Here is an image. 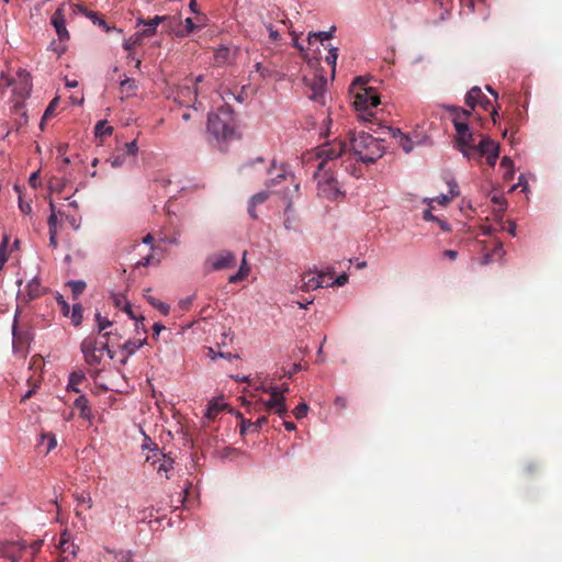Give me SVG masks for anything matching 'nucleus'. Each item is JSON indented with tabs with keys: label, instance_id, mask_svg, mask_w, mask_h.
<instances>
[{
	"label": "nucleus",
	"instance_id": "1",
	"mask_svg": "<svg viewBox=\"0 0 562 562\" xmlns=\"http://www.w3.org/2000/svg\"><path fill=\"white\" fill-rule=\"evenodd\" d=\"M373 136L370 133L360 132L350 137L349 156L366 165L374 164L384 154L382 134Z\"/></svg>",
	"mask_w": 562,
	"mask_h": 562
},
{
	"label": "nucleus",
	"instance_id": "2",
	"mask_svg": "<svg viewBox=\"0 0 562 562\" xmlns=\"http://www.w3.org/2000/svg\"><path fill=\"white\" fill-rule=\"evenodd\" d=\"M236 123L234 112L228 104L221 105L207 117V133L212 135L218 145L235 138Z\"/></svg>",
	"mask_w": 562,
	"mask_h": 562
},
{
	"label": "nucleus",
	"instance_id": "3",
	"mask_svg": "<svg viewBox=\"0 0 562 562\" xmlns=\"http://www.w3.org/2000/svg\"><path fill=\"white\" fill-rule=\"evenodd\" d=\"M366 80L362 77H357L352 82V89L355 91L353 104L356 110L359 112V117L362 121L370 122L371 127L376 126L379 123H374L375 114L372 109L380 104V97L376 91L371 87H366Z\"/></svg>",
	"mask_w": 562,
	"mask_h": 562
},
{
	"label": "nucleus",
	"instance_id": "4",
	"mask_svg": "<svg viewBox=\"0 0 562 562\" xmlns=\"http://www.w3.org/2000/svg\"><path fill=\"white\" fill-rule=\"evenodd\" d=\"M263 391L269 393L270 398L267 401L261 400L256 406L255 409H266L267 412H273L281 418H285L288 416V407L285 405V397L282 392H280V387L270 385L269 387H265Z\"/></svg>",
	"mask_w": 562,
	"mask_h": 562
},
{
	"label": "nucleus",
	"instance_id": "5",
	"mask_svg": "<svg viewBox=\"0 0 562 562\" xmlns=\"http://www.w3.org/2000/svg\"><path fill=\"white\" fill-rule=\"evenodd\" d=\"M345 154L349 155V151H347V144L340 139H334L319 146L316 154L317 158L321 159L317 167L318 172L325 169V166L329 160H335Z\"/></svg>",
	"mask_w": 562,
	"mask_h": 562
},
{
	"label": "nucleus",
	"instance_id": "6",
	"mask_svg": "<svg viewBox=\"0 0 562 562\" xmlns=\"http://www.w3.org/2000/svg\"><path fill=\"white\" fill-rule=\"evenodd\" d=\"M1 79L7 86L13 87V92L20 97H25L31 91V76L25 69L20 68L13 78L2 74Z\"/></svg>",
	"mask_w": 562,
	"mask_h": 562
},
{
	"label": "nucleus",
	"instance_id": "7",
	"mask_svg": "<svg viewBox=\"0 0 562 562\" xmlns=\"http://www.w3.org/2000/svg\"><path fill=\"white\" fill-rule=\"evenodd\" d=\"M80 350L83 355L85 361L89 366H99L103 359L100 344L93 336L86 337L80 345Z\"/></svg>",
	"mask_w": 562,
	"mask_h": 562
},
{
	"label": "nucleus",
	"instance_id": "8",
	"mask_svg": "<svg viewBox=\"0 0 562 562\" xmlns=\"http://www.w3.org/2000/svg\"><path fill=\"white\" fill-rule=\"evenodd\" d=\"M483 156H486V161L491 167L496 165L499 156V146L486 136L480 140L477 148L474 149L473 159H480Z\"/></svg>",
	"mask_w": 562,
	"mask_h": 562
},
{
	"label": "nucleus",
	"instance_id": "9",
	"mask_svg": "<svg viewBox=\"0 0 562 562\" xmlns=\"http://www.w3.org/2000/svg\"><path fill=\"white\" fill-rule=\"evenodd\" d=\"M146 461L150 462L157 474L167 480L170 477L169 472L173 469V460L170 457L161 453L156 448V452L151 457L148 456Z\"/></svg>",
	"mask_w": 562,
	"mask_h": 562
},
{
	"label": "nucleus",
	"instance_id": "10",
	"mask_svg": "<svg viewBox=\"0 0 562 562\" xmlns=\"http://www.w3.org/2000/svg\"><path fill=\"white\" fill-rule=\"evenodd\" d=\"M447 111L450 112L451 121L454 125L457 135H463L467 132H470L468 125V119L471 115L470 110L461 109L453 105L446 106Z\"/></svg>",
	"mask_w": 562,
	"mask_h": 562
},
{
	"label": "nucleus",
	"instance_id": "11",
	"mask_svg": "<svg viewBox=\"0 0 562 562\" xmlns=\"http://www.w3.org/2000/svg\"><path fill=\"white\" fill-rule=\"evenodd\" d=\"M381 130V134H389L392 137L396 138L400 146L403 148L405 153H409L413 149V143L411 138L401 132L398 128H393L390 126H384L381 124H378V127H370V131L374 134H378Z\"/></svg>",
	"mask_w": 562,
	"mask_h": 562
},
{
	"label": "nucleus",
	"instance_id": "12",
	"mask_svg": "<svg viewBox=\"0 0 562 562\" xmlns=\"http://www.w3.org/2000/svg\"><path fill=\"white\" fill-rule=\"evenodd\" d=\"M212 269L215 271L233 268L236 265V257L229 250H222L209 258Z\"/></svg>",
	"mask_w": 562,
	"mask_h": 562
},
{
	"label": "nucleus",
	"instance_id": "13",
	"mask_svg": "<svg viewBox=\"0 0 562 562\" xmlns=\"http://www.w3.org/2000/svg\"><path fill=\"white\" fill-rule=\"evenodd\" d=\"M24 549L25 544L23 542L5 541L0 544V558L8 559L10 562H19Z\"/></svg>",
	"mask_w": 562,
	"mask_h": 562
},
{
	"label": "nucleus",
	"instance_id": "14",
	"mask_svg": "<svg viewBox=\"0 0 562 562\" xmlns=\"http://www.w3.org/2000/svg\"><path fill=\"white\" fill-rule=\"evenodd\" d=\"M456 147L468 159L474 158V149L477 145L474 144V136L472 132H467L463 135H456Z\"/></svg>",
	"mask_w": 562,
	"mask_h": 562
},
{
	"label": "nucleus",
	"instance_id": "15",
	"mask_svg": "<svg viewBox=\"0 0 562 562\" xmlns=\"http://www.w3.org/2000/svg\"><path fill=\"white\" fill-rule=\"evenodd\" d=\"M50 23L55 27V31L60 41L69 40V32L66 29V19H65V4L58 7V9L53 13Z\"/></svg>",
	"mask_w": 562,
	"mask_h": 562
},
{
	"label": "nucleus",
	"instance_id": "16",
	"mask_svg": "<svg viewBox=\"0 0 562 562\" xmlns=\"http://www.w3.org/2000/svg\"><path fill=\"white\" fill-rule=\"evenodd\" d=\"M306 85L311 88V99L324 103V93L326 90L327 80L323 76L314 75L312 78L305 79Z\"/></svg>",
	"mask_w": 562,
	"mask_h": 562
},
{
	"label": "nucleus",
	"instance_id": "17",
	"mask_svg": "<svg viewBox=\"0 0 562 562\" xmlns=\"http://www.w3.org/2000/svg\"><path fill=\"white\" fill-rule=\"evenodd\" d=\"M199 27L200 25L194 23L191 18H187L183 25L181 20L176 18V23L169 26V33L177 37H186Z\"/></svg>",
	"mask_w": 562,
	"mask_h": 562
},
{
	"label": "nucleus",
	"instance_id": "18",
	"mask_svg": "<svg viewBox=\"0 0 562 562\" xmlns=\"http://www.w3.org/2000/svg\"><path fill=\"white\" fill-rule=\"evenodd\" d=\"M465 104L472 110L480 104L485 111L492 106V102L483 94L479 87H473L465 95Z\"/></svg>",
	"mask_w": 562,
	"mask_h": 562
},
{
	"label": "nucleus",
	"instance_id": "19",
	"mask_svg": "<svg viewBox=\"0 0 562 562\" xmlns=\"http://www.w3.org/2000/svg\"><path fill=\"white\" fill-rule=\"evenodd\" d=\"M176 23L175 16L167 15H155L153 19H144L143 16L137 18L136 26H155L156 29L159 24H164V29L169 33V26Z\"/></svg>",
	"mask_w": 562,
	"mask_h": 562
},
{
	"label": "nucleus",
	"instance_id": "20",
	"mask_svg": "<svg viewBox=\"0 0 562 562\" xmlns=\"http://www.w3.org/2000/svg\"><path fill=\"white\" fill-rule=\"evenodd\" d=\"M318 192L327 199H336L339 194L338 181L333 177H328L324 181H318Z\"/></svg>",
	"mask_w": 562,
	"mask_h": 562
},
{
	"label": "nucleus",
	"instance_id": "21",
	"mask_svg": "<svg viewBox=\"0 0 562 562\" xmlns=\"http://www.w3.org/2000/svg\"><path fill=\"white\" fill-rule=\"evenodd\" d=\"M301 289L305 292L323 288L325 283V273H306L303 276Z\"/></svg>",
	"mask_w": 562,
	"mask_h": 562
},
{
	"label": "nucleus",
	"instance_id": "22",
	"mask_svg": "<svg viewBox=\"0 0 562 562\" xmlns=\"http://www.w3.org/2000/svg\"><path fill=\"white\" fill-rule=\"evenodd\" d=\"M146 344H147L146 336H144L143 338H133V339H128L127 341H125L121 346V349L125 352L126 356L121 362L123 364H125L127 361V358L131 357L132 355H134L136 352V350H138Z\"/></svg>",
	"mask_w": 562,
	"mask_h": 562
},
{
	"label": "nucleus",
	"instance_id": "23",
	"mask_svg": "<svg viewBox=\"0 0 562 562\" xmlns=\"http://www.w3.org/2000/svg\"><path fill=\"white\" fill-rule=\"evenodd\" d=\"M75 407L80 411V416L83 419L90 420L92 417L91 408L89 406V401L85 395H80L75 400Z\"/></svg>",
	"mask_w": 562,
	"mask_h": 562
},
{
	"label": "nucleus",
	"instance_id": "24",
	"mask_svg": "<svg viewBox=\"0 0 562 562\" xmlns=\"http://www.w3.org/2000/svg\"><path fill=\"white\" fill-rule=\"evenodd\" d=\"M143 41H144V38L142 37V35L138 32H136L135 34H133L132 36H130L128 38H126L124 41L123 48L130 53L128 54L130 58L134 59L132 50L135 47L140 46L143 44Z\"/></svg>",
	"mask_w": 562,
	"mask_h": 562
},
{
	"label": "nucleus",
	"instance_id": "25",
	"mask_svg": "<svg viewBox=\"0 0 562 562\" xmlns=\"http://www.w3.org/2000/svg\"><path fill=\"white\" fill-rule=\"evenodd\" d=\"M78 9L81 13H83L88 19H90L94 24H98L99 26H102L106 32L110 31V27L108 26L104 19H102L98 12L87 10L86 8L78 5Z\"/></svg>",
	"mask_w": 562,
	"mask_h": 562
},
{
	"label": "nucleus",
	"instance_id": "26",
	"mask_svg": "<svg viewBox=\"0 0 562 562\" xmlns=\"http://www.w3.org/2000/svg\"><path fill=\"white\" fill-rule=\"evenodd\" d=\"M25 291H26L29 300L37 299L44 293L41 282L37 279L31 280L27 283Z\"/></svg>",
	"mask_w": 562,
	"mask_h": 562
},
{
	"label": "nucleus",
	"instance_id": "27",
	"mask_svg": "<svg viewBox=\"0 0 562 562\" xmlns=\"http://www.w3.org/2000/svg\"><path fill=\"white\" fill-rule=\"evenodd\" d=\"M198 88L190 86H181L177 92V99H188V101H196Z\"/></svg>",
	"mask_w": 562,
	"mask_h": 562
},
{
	"label": "nucleus",
	"instance_id": "28",
	"mask_svg": "<svg viewBox=\"0 0 562 562\" xmlns=\"http://www.w3.org/2000/svg\"><path fill=\"white\" fill-rule=\"evenodd\" d=\"M226 404L218 402H210L206 408L205 417L209 419H215L217 415L224 411Z\"/></svg>",
	"mask_w": 562,
	"mask_h": 562
},
{
	"label": "nucleus",
	"instance_id": "29",
	"mask_svg": "<svg viewBox=\"0 0 562 562\" xmlns=\"http://www.w3.org/2000/svg\"><path fill=\"white\" fill-rule=\"evenodd\" d=\"M245 256H246V252H244L243 263H241L238 272L229 277V279H228L229 283H237V282L244 280L248 276L250 269L246 265Z\"/></svg>",
	"mask_w": 562,
	"mask_h": 562
},
{
	"label": "nucleus",
	"instance_id": "30",
	"mask_svg": "<svg viewBox=\"0 0 562 562\" xmlns=\"http://www.w3.org/2000/svg\"><path fill=\"white\" fill-rule=\"evenodd\" d=\"M85 380V374L82 372H72L69 376V382L67 385L68 391H72L79 393L80 390L78 385Z\"/></svg>",
	"mask_w": 562,
	"mask_h": 562
},
{
	"label": "nucleus",
	"instance_id": "31",
	"mask_svg": "<svg viewBox=\"0 0 562 562\" xmlns=\"http://www.w3.org/2000/svg\"><path fill=\"white\" fill-rule=\"evenodd\" d=\"M335 30L336 27L333 26L328 32L310 33L307 37L308 43L312 44L313 41L324 42L331 38L334 36Z\"/></svg>",
	"mask_w": 562,
	"mask_h": 562
},
{
	"label": "nucleus",
	"instance_id": "32",
	"mask_svg": "<svg viewBox=\"0 0 562 562\" xmlns=\"http://www.w3.org/2000/svg\"><path fill=\"white\" fill-rule=\"evenodd\" d=\"M113 132V127L106 124V121H99L94 126L97 137L109 136Z\"/></svg>",
	"mask_w": 562,
	"mask_h": 562
},
{
	"label": "nucleus",
	"instance_id": "33",
	"mask_svg": "<svg viewBox=\"0 0 562 562\" xmlns=\"http://www.w3.org/2000/svg\"><path fill=\"white\" fill-rule=\"evenodd\" d=\"M58 104V98H55L50 101V103L48 104V106L46 108L45 112H44V115L42 117V121H41V128L43 130L44 128V122L49 120L50 117H53L55 115V109Z\"/></svg>",
	"mask_w": 562,
	"mask_h": 562
},
{
	"label": "nucleus",
	"instance_id": "34",
	"mask_svg": "<svg viewBox=\"0 0 562 562\" xmlns=\"http://www.w3.org/2000/svg\"><path fill=\"white\" fill-rule=\"evenodd\" d=\"M147 301L150 303L153 307L158 310L161 314L167 315L170 311L168 304L155 299L154 296H147Z\"/></svg>",
	"mask_w": 562,
	"mask_h": 562
},
{
	"label": "nucleus",
	"instance_id": "35",
	"mask_svg": "<svg viewBox=\"0 0 562 562\" xmlns=\"http://www.w3.org/2000/svg\"><path fill=\"white\" fill-rule=\"evenodd\" d=\"M286 217L284 218L283 225L288 231H295L297 228V218L290 214V205L285 210Z\"/></svg>",
	"mask_w": 562,
	"mask_h": 562
},
{
	"label": "nucleus",
	"instance_id": "36",
	"mask_svg": "<svg viewBox=\"0 0 562 562\" xmlns=\"http://www.w3.org/2000/svg\"><path fill=\"white\" fill-rule=\"evenodd\" d=\"M68 285L71 289L74 299H77L86 289V283L83 281H70L68 282Z\"/></svg>",
	"mask_w": 562,
	"mask_h": 562
},
{
	"label": "nucleus",
	"instance_id": "37",
	"mask_svg": "<svg viewBox=\"0 0 562 562\" xmlns=\"http://www.w3.org/2000/svg\"><path fill=\"white\" fill-rule=\"evenodd\" d=\"M71 321L75 326H79L82 322V306L80 304H75L71 308Z\"/></svg>",
	"mask_w": 562,
	"mask_h": 562
},
{
	"label": "nucleus",
	"instance_id": "38",
	"mask_svg": "<svg viewBox=\"0 0 562 562\" xmlns=\"http://www.w3.org/2000/svg\"><path fill=\"white\" fill-rule=\"evenodd\" d=\"M95 322L98 324V334H102L108 327L112 326V322L106 317H103L100 313L94 315Z\"/></svg>",
	"mask_w": 562,
	"mask_h": 562
},
{
	"label": "nucleus",
	"instance_id": "39",
	"mask_svg": "<svg viewBox=\"0 0 562 562\" xmlns=\"http://www.w3.org/2000/svg\"><path fill=\"white\" fill-rule=\"evenodd\" d=\"M70 548H71L70 553L72 555H75L76 551L74 549L75 548L74 543H70L68 538L66 537V533H63L60 537V541H59V549L61 550L63 553H66L70 550Z\"/></svg>",
	"mask_w": 562,
	"mask_h": 562
},
{
	"label": "nucleus",
	"instance_id": "40",
	"mask_svg": "<svg viewBox=\"0 0 562 562\" xmlns=\"http://www.w3.org/2000/svg\"><path fill=\"white\" fill-rule=\"evenodd\" d=\"M46 441L47 443V447H46V453H48L49 451H52L56 445H57V440H56V436L52 432L49 434H44L42 436V443H44Z\"/></svg>",
	"mask_w": 562,
	"mask_h": 562
},
{
	"label": "nucleus",
	"instance_id": "41",
	"mask_svg": "<svg viewBox=\"0 0 562 562\" xmlns=\"http://www.w3.org/2000/svg\"><path fill=\"white\" fill-rule=\"evenodd\" d=\"M49 207H50V215L47 221L48 228H49V231L50 229L57 231V214H56L55 205L53 202L49 203Z\"/></svg>",
	"mask_w": 562,
	"mask_h": 562
},
{
	"label": "nucleus",
	"instance_id": "42",
	"mask_svg": "<svg viewBox=\"0 0 562 562\" xmlns=\"http://www.w3.org/2000/svg\"><path fill=\"white\" fill-rule=\"evenodd\" d=\"M126 156H133L135 157L137 151H138V147H137V144H136V140H132L130 143H125L124 144V148L122 150Z\"/></svg>",
	"mask_w": 562,
	"mask_h": 562
},
{
	"label": "nucleus",
	"instance_id": "43",
	"mask_svg": "<svg viewBox=\"0 0 562 562\" xmlns=\"http://www.w3.org/2000/svg\"><path fill=\"white\" fill-rule=\"evenodd\" d=\"M308 412V406L305 403H300L293 411V415L295 418L301 419L306 416Z\"/></svg>",
	"mask_w": 562,
	"mask_h": 562
},
{
	"label": "nucleus",
	"instance_id": "44",
	"mask_svg": "<svg viewBox=\"0 0 562 562\" xmlns=\"http://www.w3.org/2000/svg\"><path fill=\"white\" fill-rule=\"evenodd\" d=\"M268 198H269V192L262 191V192H259V193L252 195L249 202H251L255 205H258V204L266 202L268 200Z\"/></svg>",
	"mask_w": 562,
	"mask_h": 562
},
{
	"label": "nucleus",
	"instance_id": "45",
	"mask_svg": "<svg viewBox=\"0 0 562 562\" xmlns=\"http://www.w3.org/2000/svg\"><path fill=\"white\" fill-rule=\"evenodd\" d=\"M267 423L268 417L261 416L256 422H249V428H252V431H259Z\"/></svg>",
	"mask_w": 562,
	"mask_h": 562
},
{
	"label": "nucleus",
	"instance_id": "46",
	"mask_svg": "<svg viewBox=\"0 0 562 562\" xmlns=\"http://www.w3.org/2000/svg\"><path fill=\"white\" fill-rule=\"evenodd\" d=\"M337 58H338V48H336V47L330 48L328 52V55L326 57V61H327V64L333 66V71H335Z\"/></svg>",
	"mask_w": 562,
	"mask_h": 562
},
{
	"label": "nucleus",
	"instance_id": "47",
	"mask_svg": "<svg viewBox=\"0 0 562 562\" xmlns=\"http://www.w3.org/2000/svg\"><path fill=\"white\" fill-rule=\"evenodd\" d=\"M7 246H8V237H4L3 241L0 244V270L4 266L7 261Z\"/></svg>",
	"mask_w": 562,
	"mask_h": 562
},
{
	"label": "nucleus",
	"instance_id": "48",
	"mask_svg": "<svg viewBox=\"0 0 562 562\" xmlns=\"http://www.w3.org/2000/svg\"><path fill=\"white\" fill-rule=\"evenodd\" d=\"M125 159H126V155L122 151V153H119L116 155H114L112 158H111V165L112 167L114 168H117V167H121L124 165L125 162Z\"/></svg>",
	"mask_w": 562,
	"mask_h": 562
},
{
	"label": "nucleus",
	"instance_id": "49",
	"mask_svg": "<svg viewBox=\"0 0 562 562\" xmlns=\"http://www.w3.org/2000/svg\"><path fill=\"white\" fill-rule=\"evenodd\" d=\"M121 88L123 91L131 93L135 90V81L133 79L126 78L121 82Z\"/></svg>",
	"mask_w": 562,
	"mask_h": 562
},
{
	"label": "nucleus",
	"instance_id": "50",
	"mask_svg": "<svg viewBox=\"0 0 562 562\" xmlns=\"http://www.w3.org/2000/svg\"><path fill=\"white\" fill-rule=\"evenodd\" d=\"M132 552L122 551L115 554V562H132Z\"/></svg>",
	"mask_w": 562,
	"mask_h": 562
},
{
	"label": "nucleus",
	"instance_id": "51",
	"mask_svg": "<svg viewBox=\"0 0 562 562\" xmlns=\"http://www.w3.org/2000/svg\"><path fill=\"white\" fill-rule=\"evenodd\" d=\"M112 301H113V304L119 307V308H122L123 310V306L128 303L126 301V297L123 295V294H113L112 295Z\"/></svg>",
	"mask_w": 562,
	"mask_h": 562
},
{
	"label": "nucleus",
	"instance_id": "52",
	"mask_svg": "<svg viewBox=\"0 0 562 562\" xmlns=\"http://www.w3.org/2000/svg\"><path fill=\"white\" fill-rule=\"evenodd\" d=\"M57 303L60 306L61 313L67 316L70 312V305L64 300L61 295L57 297Z\"/></svg>",
	"mask_w": 562,
	"mask_h": 562
},
{
	"label": "nucleus",
	"instance_id": "53",
	"mask_svg": "<svg viewBox=\"0 0 562 562\" xmlns=\"http://www.w3.org/2000/svg\"><path fill=\"white\" fill-rule=\"evenodd\" d=\"M27 382L30 385H32V389L23 396V398H22L23 401L30 398L34 394L35 389L38 386V383H40L37 380L33 379L32 376L29 378Z\"/></svg>",
	"mask_w": 562,
	"mask_h": 562
},
{
	"label": "nucleus",
	"instance_id": "54",
	"mask_svg": "<svg viewBox=\"0 0 562 562\" xmlns=\"http://www.w3.org/2000/svg\"><path fill=\"white\" fill-rule=\"evenodd\" d=\"M143 38H148L154 36L157 33V29L155 26H145L143 31L138 32Z\"/></svg>",
	"mask_w": 562,
	"mask_h": 562
},
{
	"label": "nucleus",
	"instance_id": "55",
	"mask_svg": "<svg viewBox=\"0 0 562 562\" xmlns=\"http://www.w3.org/2000/svg\"><path fill=\"white\" fill-rule=\"evenodd\" d=\"M348 274L347 273H342L340 276H338L331 283L330 285H337V286H342L345 285L347 282H348Z\"/></svg>",
	"mask_w": 562,
	"mask_h": 562
},
{
	"label": "nucleus",
	"instance_id": "56",
	"mask_svg": "<svg viewBox=\"0 0 562 562\" xmlns=\"http://www.w3.org/2000/svg\"><path fill=\"white\" fill-rule=\"evenodd\" d=\"M284 179H285V173L283 172V170H281L274 178L270 179L267 182V186L268 187L274 186L277 183H280Z\"/></svg>",
	"mask_w": 562,
	"mask_h": 562
},
{
	"label": "nucleus",
	"instance_id": "57",
	"mask_svg": "<svg viewBox=\"0 0 562 562\" xmlns=\"http://www.w3.org/2000/svg\"><path fill=\"white\" fill-rule=\"evenodd\" d=\"M19 207L23 214H30L32 212V206L29 202L22 201L20 198L19 200Z\"/></svg>",
	"mask_w": 562,
	"mask_h": 562
},
{
	"label": "nucleus",
	"instance_id": "58",
	"mask_svg": "<svg viewBox=\"0 0 562 562\" xmlns=\"http://www.w3.org/2000/svg\"><path fill=\"white\" fill-rule=\"evenodd\" d=\"M144 319L145 318L143 316H139V318L135 321V330L137 334L140 330L143 331L144 335L147 333L145 325H144Z\"/></svg>",
	"mask_w": 562,
	"mask_h": 562
},
{
	"label": "nucleus",
	"instance_id": "59",
	"mask_svg": "<svg viewBox=\"0 0 562 562\" xmlns=\"http://www.w3.org/2000/svg\"><path fill=\"white\" fill-rule=\"evenodd\" d=\"M99 344H100L101 352L103 353L104 351H106L108 356L111 359H113L114 358V352L111 350L109 341L105 340V341L99 342Z\"/></svg>",
	"mask_w": 562,
	"mask_h": 562
},
{
	"label": "nucleus",
	"instance_id": "60",
	"mask_svg": "<svg viewBox=\"0 0 562 562\" xmlns=\"http://www.w3.org/2000/svg\"><path fill=\"white\" fill-rule=\"evenodd\" d=\"M440 205H447L452 199L448 194H440L434 199Z\"/></svg>",
	"mask_w": 562,
	"mask_h": 562
},
{
	"label": "nucleus",
	"instance_id": "61",
	"mask_svg": "<svg viewBox=\"0 0 562 562\" xmlns=\"http://www.w3.org/2000/svg\"><path fill=\"white\" fill-rule=\"evenodd\" d=\"M449 193H450V198L453 199L456 196L459 195V188H458V184L456 182H449Z\"/></svg>",
	"mask_w": 562,
	"mask_h": 562
},
{
	"label": "nucleus",
	"instance_id": "62",
	"mask_svg": "<svg viewBox=\"0 0 562 562\" xmlns=\"http://www.w3.org/2000/svg\"><path fill=\"white\" fill-rule=\"evenodd\" d=\"M57 231L50 229L49 231V246L53 248H57Z\"/></svg>",
	"mask_w": 562,
	"mask_h": 562
},
{
	"label": "nucleus",
	"instance_id": "63",
	"mask_svg": "<svg viewBox=\"0 0 562 562\" xmlns=\"http://www.w3.org/2000/svg\"><path fill=\"white\" fill-rule=\"evenodd\" d=\"M165 329V326L160 323H155L154 326H153V338L154 339H157V337L159 336L160 331Z\"/></svg>",
	"mask_w": 562,
	"mask_h": 562
},
{
	"label": "nucleus",
	"instance_id": "64",
	"mask_svg": "<svg viewBox=\"0 0 562 562\" xmlns=\"http://www.w3.org/2000/svg\"><path fill=\"white\" fill-rule=\"evenodd\" d=\"M443 257H447L450 260H456L458 258V251L453 249H447L442 252Z\"/></svg>",
	"mask_w": 562,
	"mask_h": 562
}]
</instances>
